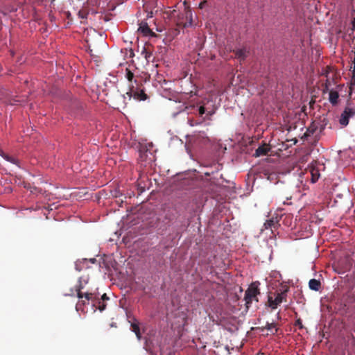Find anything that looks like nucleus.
Returning <instances> with one entry per match:
<instances>
[{
  "instance_id": "10",
  "label": "nucleus",
  "mask_w": 355,
  "mask_h": 355,
  "mask_svg": "<svg viewBox=\"0 0 355 355\" xmlns=\"http://www.w3.org/2000/svg\"><path fill=\"white\" fill-rule=\"evenodd\" d=\"M138 31H140L141 33H142L144 35H154V33L149 28V26L146 22L142 21L139 24Z\"/></svg>"
},
{
  "instance_id": "12",
  "label": "nucleus",
  "mask_w": 355,
  "mask_h": 355,
  "mask_svg": "<svg viewBox=\"0 0 355 355\" xmlns=\"http://www.w3.org/2000/svg\"><path fill=\"white\" fill-rule=\"evenodd\" d=\"M88 261H89L87 259H83L82 260H78L75 263L76 270H78V271H81L84 268H87V263H88Z\"/></svg>"
},
{
  "instance_id": "3",
  "label": "nucleus",
  "mask_w": 355,
  "mask_h": 355,
  "mask_svg": "<svg viewBox=\"0 0 355 355\" xmlns=\"http://www.w3.org/2000/svg\"><path fill=\"white\" fill-rule=\"evenodd\" d=\"M289 290L288 287H286L283 291L280 292H275L274 293L275 299H273L272 295H268V306L272 309H275L277 306L283 302L286 301L287 293Z\"/></svg>"
},
{
  "instance_id": "1",
  "label": "nucleus",
  "mask_w": 355,
  "mask_h": 355,
  "mask_svg": "<svg viewBox=\"0 0 355 355\" xmlns=\"http://www.w3.org/2000/svg\"><path fill=\"white\" fill-rule=\"evenodd\" d=\"M135 85L133 84L129 85V90L125 94L128 100L130 101L132 98L139 101L146 100L148 96L145 93L143 85L141 84L139 85L137 80H135Z\"/></svg>"
},
{
  "instance_id": "4",
  "label": "nucleus",
  "mask_w": 355,
  "mask_h": 355,
  "mask_svg": "<svg viewBox=\"0 0 355 355\" xmlns=\"http://www.w3.org/2000/svg\"><path fill=\"white\" fill-rule=\"evenodd\" d=\"M87 284V281L82 280V278H79L77 284L75 286L76 292L77 293V297L78 299L85 298L87 301H89L90 300H94L95 296L93 295V293L91 292H83V290L85 288V285Z\"/></svg>"
},
{
  "instance_id": "17",
  "label": "nucleus",
  "mask_w": 355,
  "mask_h": 355,
  "mask_svg": "<svg viewBox=\"0 0 355 355\" xmlns=\"http://www.w3.org/2000/svg\"><path fill=\"white\" fill-rule=\"evenodd\" d=\"M310 173L311 175V181L312 182H315L320 178L319 170L315 168V167L310 168Z\"/></svg>"
},
{
  "instance_id": "30",
  "label": "nucleus",
  "mask_w": 355,
  "mask_h": 355,
  "mask_svg": "<svg viewBox=\"0 0 355 355\" xmlns=\"http://www.w3.org/2000/svg\"><path fill=\"white\" fill-rule=\"evenodd\" d=\"M175 10H173L171 15L173 17H175Z\"/></svg>"
},
{
  "instance_id": "25",
  "label": "nucleus",
  "mask_w": 355,
  "mask_h": 355,
  "mask_svg": "<svg viewBox=\"0 0 355 355\" xmlns=\"http://www.w3.org/2000/svg\"><path fill=\"white\" fill-rule=\"evenodd\" d=\"M199 114L200 116H202L204 114H205V108L204 106H200L198 109Z\"/></svg>"
},
{
  "instance_id": "28",
  "label": "nucleus",
  "mask_w": 355,
  "mask_h": 355,
  "mask_svg": "<svg viewBox=\"0 0 355 355\" xmlns=\"http://www.w3.org/2000/svg\"><path fill=\"white\" fill-rule=\"evenodd\" d=\"M207 3L206 0L201 1L199 4V8L202 9Z\"/></svg>"
},
{
  "instance_id": "8",
  "label": "nucleus",
  "mask_w": 355,
  "mask_h": 355,
  "mask_svg": "<svg viewBox=\"0 0 355 355\" xmlns=\"http://www.w3.org/2000/svg\"><path fill=\"white\" fill-rule=\"evenodd\" d=\"M93 295L95 296L94 299L89 300L92 302L93 306L98 309L100 311H104L106 309L105 302L99 300V297L96 293H93Z\"/></svg>"
},
{
  "instance_id": "29",
  "label": "nucleus",
  "mask_w": 355,
  "mask_h": 355,
  "mask_svg": "<svg viewBox=\"0 0 355 355\" xmlns=\"http://www.w3.org/2000/svg\"><path fill=\"white\" fill-rule=\"evenodd\" d=\"M89 261H90L91 263H95V261H96V259H94H94H89Z\"/></svg>"
},
{
  "instance_id": "18",
  "label": "nucleus",
  "mask_w": 355,
  "mask_h": 355,
  "mask_svg": "<svg viewBox=\"0 0 355 355\" xmlns=\"http://www.w3.org/2000/svg\"><path fill=\"white\" fill-rule=\"evenodd\" d=\"M339 95L336 91H330L329 92V101L331 104L336 105L338 103Z\"/></svg>"
},
{
  "instance_id": "13",
  "label": "nucleus",
  "mask_w": 355,
  "mask_h": 355,
  "mask_svg": "<svg viewBox=\"0 0 355 355\" xmlns=\"http://www.w3.org/2000/svg\"><path fill=\"white\" fill-rule=\"evenodd\" d=\"M267 329L271 332L272 334H277L278 331V328L276 327V324L274 322H267L266 324V326L261 328V330L263 331L264 329Z\"/></svg>"
},
{
  "instance_id": "2",
  "label": "nucleus",
  "mask_w": 355,
  "mask_h": 355,
  "mask_svg": "<svg viewBox=\"0 0 355 355\" xmlns=\"http://www.w3.org/2000/svg\"><path fill=\"white\" fill-rule=\"evenodd\" d=\"M259 284V282H252L245 291L244 300L247 309H249L253 300L258 302L257 295L260 294Z\"/></svg>"
},
{
  "instance_id": "5",
  "label": "nucleus",
  "mask_w": 355,
  "mask_h": 355,
  "mask_svg": "<svg viewBox=\"0 0 355 355\" xmlns=\"http://www.w3.org/2000/svg\"><path fill=\"white\" fill-rule=\"evenodd\" d=\"M355 116V106L351 103H347L345 110L342 113L340 118V123L342 125L346 126L349 123V118Z\"/></svg>"
},
{
  "instance_id": "9",
  "label": "nucleus",
  "mask_w": 355,
  "mask_h": 355,
  "mask_svg": "<svg viewBox=\"0 0 355 355\" xmlns=\"http://www.w3.org/2000/svg\"><path fill=\"white\" fill-rule=\"evenodd\" d=\"M130 322L132 331L135 334L138 340H140L141 338V334L140 332L138 320L135 317H132V321H130Z\"/></svg>"
},
{
  "instance_id": "22",
  "label": "nucleus",
  "mask_w": 355,
  "mask_h": 355,
  "mask_svg": "<svg viewBox=\"0 0 355 355\" xmlns=\"http://www.w3.org/2000/svg\"><path fill=\"white\" fill-rule=\"evenodd\" d=\"M218 186L216 184H210L209 187L206 191L210 193H215L217 191Z\"/></svg>"
},
{
  "instance_id": "34",
  "label": "nucleus",
  "mask_w": 355,
  "mask_h": 355,
  "mask_svg": "<svg viewBox=\"0 0 355 355\" xmlns=\"http://www.w3.org/2000/svg\"><path fill=\"white\" fill-rule=\"evenodd\" d=\"M258 355H263V354H258Z\"/></svg>"
},
{
  "instance_id": "14",
  "label": "nucleus",
  "mask_w": 355,
  "mask_h": 355,
  "mask_svg": "<svg viewBox=\"0 0 355 355\" xmlns=\"http://www.w3.org/2000/svg\"><path fill=\"white\" fill-rule=\"evenodd\" d=\"M235 56L241 61L244 60L247 57V51L245 49H239L234 51Z\"/></svg>"
},
{
  "instance_id": "16",
  "label": "nucleus",
  "mask_w": 355,
  "mask_h": 355,
  "mask_svg": "<svg viewBox=\"0 0 355 355\" xmlns=\"http://www.w3.org/2000/svg\"><path fill=\"white\" fill-rule=\"evenodd\" d=\"M185 15H186V17H187V18L189 17V23H188V24H187V23H185V24H182L181 22L178 21V22H177V25H178V26H180V27H182V28H186V27H187V26H191V24H192V18H191V17H192V13H191V10H187V11H186Z\"/></svg>"
},
{
  "instance_id": "24",
  "label": "nucleus",
  "mask_w": 355,
  "mask_h": 355,
  "mask_svg": "<svg viewBox=\"0 0 355 355\" xmlns=\"http://www.w3.org/2000/svg\"><path fill=\"white\" fill-rule=\"evenodd\" d=\"M295 326H297L299 327L300 329H303L304 328V326L302 324V320L300 318H298L295 322Z\"/></svg>"
},
{
  "instance_id": "31",
  "label": "nucleus",
  "mask_w": 355,
  "mask_h": 355,
  "mask_svg": "<svg viewBox=\"0 0 355 355\" xmlns=\"http://www.w3.org/2000/svg\"><path fill=\"white\" fill-rule=\"evenodd\" d=\"M353 26L355 28V18H354V21H353Z\"/></svg>"
},
{
  "instance_id": "19",
  "label": "nucleus",
  "mask_w": 355,
  "mask_h": 355,
  "mask_svg": "<svg viewBox=\"0 0 355 355\" xmlns=\"http://www.w3.org/2000/svg\"><path fill=\"white\" fill-rule=\"evenodd\" d=\"M318 126L313 123L306 130V132L304 135V137H307L311 136V135H313L317 130Z\"/></svg>"
},
{
  "instance_id": "33",
  "label": "nucleus",
  "mask_w": 355,
  "mask_h": 355,
  "mask_svg": "<svg viewBox=\"0 0 355 355\" xmlns=\"http://www.w3.org/2000/svg\"><path fill=\"white\" fill-rule=\"evenodd\" d=\"M2 70V67L0 66V71Z\"/></svg>"
},
{
  "instance_id": "21",
  "label": "nucleus",
  "mask_w": 355,
  "mask_h": 355,
  "mask_svg": "<svg viewBox=\"0 0 355 355\" xmlns=\"http://www.w3.org/2000/svg\"><path fill=\"white\" fill-rule=\"evenodd\" d=\"M126 73H125V78L128 79V80L130 83V84L132 83V80L135 77L134 73L128 69H126Z\"/></svg>"
},
{
  "instance_id": "15",
  "label": "nucleus",
  "mask_w": 355,
  "mask_h": 355,
  "mask_svg": "<svg viewBox=\"0 0 355 355\" xmlns=\"http://www.w3.org/2000/svg\"><path fill=\"white\" fill-rule=\"evenodd\" d=\"M0 155L4 158L6 161L12 163L14 164H18V159H17L15 157L8 155V154L5 153L3 150H0Z\"/></svg>"
},
{
  "instance_id": "7",
  "label": "nucleus",
  "mask_w": 355,
  "mask_h": 355,
  "mask_svg": "<svg viewBox=\"0 0 355 355\" xmlns=\"http://www.w3.org/2000/svg\"><path fill=\"white\" fill-rule=\"evenodd\" d=\"M270 150V147L267 144H263V145L259 146L254 153V157H259L261 156L268 155V152Z\"/></svg>"
},
{
  "instance_id": "11",
  "label": "nucleus",
  "mask_w": 355,
  "mask_h": 355,
  "mask_svg": "<svg viewBox=\"0 0 355 355\" xmlns=\"http://www.w3.org/2000/svg\"><path fill=\"white\" fill-rule=\"evenodd\" d=\"M309 286L311 290L318 291L321 288V282L320 280L311 279L309 282Z\"/></svg>"
},
{
  "instance_id": "6",
  "label": "nucleus",
  "mask_w": 355,
  "mask_h": 355,
  "mask_svg": "<svg viewBox=\"0 0 355 355\" xmlns=\"http://www.w3.org/2000/svg\"><path fill=\"white\" fill-rule=\"evenodd\" d=\"M279 218L277 216L272 217L270 219L267 220L263 224L264 229H266V230L270 229L272 233H273L274 230H277L279 227Z\"/></svg>"
},
{
  "instance_id": "26",
  "label": "nucleus",
  "mask_w": 355,
  "mask_h": 355,
  "mask_svg": "<svg viewBox=\"0 0 355 355\" xmlns=\"http://www.w3.org/2000/svg\"><path fill=\"white\" fill-rule=\"evenodd\" d=\"M214 114V111L212 110V111H209L206 113V116L205 117V119H210V116H212L213 114Z\"/></svg>"
},
{
  "instance_id": "20",
  "label": "nucleus",
  "mask_w": 355,
  "mask_h": 355,
  "mask_svg": "<svg viewBox=\"0 0 355 355\" xmlns=\"http://www.w3.org/2000/svg\"><path fill=\"white\" fill-rule=\"evenodd\" d=\"M89 302V301H87V300L85 298L79 299V301L76 304V310L78 311L81 308V306L88 304Z\"/></svg>"
},
{
  "instance_id": "32",
  "label": "nucleus",
  "mask_w": 355,
  "mask_h": 355,
  "mask_svg": "<svg viewBox=\"0 0 355 355\" xmlns=\"http://www.w3.org/2000/svg\"><path fill=\"white\" fill-rule=\"evenodd\" d=\"M123 98H124V101H125L127 97L125 96H123Z\"/></svg>"
},
{
  "instance_id": "23",
  "label": "nucleus",
  "mask_w": 355,
  "mask_h": 355,
  "mask_svg": "<svg viewBox=\"0 0 355 355\" xmlns=\"http://www.w3.org/2000/svg\"><path fill=\"white\" fill-rule=\"evenodd\" d=\"M87 15H88V12L85 9H83V10H80L79 12H78V16L81 19H86L87 17Z\"/></svg>"
},
{
  "instance_id": "27",
  "label": "nucleus",
  "mask_w": 355,
  "mask_h": 355,
  "mask_svg": "<svg viewBox=\"0 0 355 355\" xmlns=\"http://www.w3.org/2000/svg\"><path fill=\"white\" fill-rule=\"evenodd\" d=\"M99 300L103 302H106L107 300H109L110 298L107 296L105 293H104L103 295H101V297H99Z\"/></svg>"
}]
</instances>
